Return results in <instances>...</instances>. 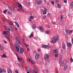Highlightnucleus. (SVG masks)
I'll return each mask as SVG.
<instances>
[{
	"label": "nucleus",
	"instance_id": "nucleus-25",
	"mask_svg": "<svg viewBox=\"0 0 73 73\" xmlns=\"http://www.w3.org/2000/svg\"><path fill=\"white\" fill-rule=\"evenodd\" d=\"M57 7L58 8H61V5L60 4H59L57 5Z\"/></svg>",
	"mask_w": 73,
	"mask_h": 73
},
{
	"label": "nucleus",
	"instance_id": "nucleus-58",
	"mask_svg": "<svg viewBox=\"0 0 73 73\" xmlns=\"http://www.w3.org/2000/svg\"><path fill=\"white\" fill-rule=\"evenodd\" d=\"M25 46H29V45L28 44H25Z\"/></svg>",
	"mask_w": 73,
	"mask_h": 73
},
{
	"label": "nucleus",
	"instance_id": "nucleus-22",
	"mask_svg": "<svg viewBox=\"0 0 73 73\" xmlns=\"http://www.w3.org/2000/svg\"><path fill=\"white\" fill-rule=\"evenodd\" d=\"M15 23L16 25H17V27H18V28H19V25L18 23H17L16 22H15Z\"/></svg>",
	"mask_w": 73,
	"mask_h": 73
},
{
	"label": "nucleus",
	"instance_id": "nucleus-34",
	"mask_svg": "<svg viewBox=\"0 0 73 73\" xmlns=\"http://www.w3.org/2000/svg\"><path fill=\"white\" fill-rule=\"evenodd\" d=\"M49 33H50L49 31H46V34H49Z\"/></svg>",
	"mask_w": 73,
	"mask_h": 73
},
{
	"label": "nucleus",
	"instance_id": "nucleus-18",
	"mask_svg": "<svg viewBox=\"0 0 73 73\" xmlns=\"http://www.w3.org/2000/svg\"><path fill=\"white\" fill-rule=\"evenodd\" d=\"M58 53V50L56 49L55 50H54V53Z\"/></svg>",
	"mask_w": 73,
	"mask_h": 73
},
{
	"label": "nucleus",
	"instance_id": "nucleus-37",
	"mask_svg": "<svg viewBox=\"0 0 73 73\" xmlns=\"http://www.w3.org/2000/svg\"><path fill=\"white\" fill-rule=\"evenodd\" d=\"M30 18L31 19H33V16H30Z\"/></svg>",
	"mask_w": 73,
	"mask_h": 73
},
{
	"label": "nucleus",
	"instance_id": "nucleus-63",
	"mask_svg": "<svg viewBox=\"0 0 73 73\" xmlns=\"http://www.w3.org/2000/svg\"><path fill=\"white\" fill-rule=\"evenodd\" d=\"M22 63H23V64H24V61H22Z\"/></svg>",
	"mask_w": 73,
	"mask_h": 73
},
{
	"label": "nucleus",
	"instance_id": "nucleus-13",
	"mask_svg": "<svg viewBox=\"0 0 73 73\" xmlns=\"http://www.w3.org/2000/svg\"><path fill=\"white\" fill-rule=\"evenodd\" d=\"M39 54H36L35 56V59H36V60L38 59V58H39Z\"/></svg>",
	"mask_w": 73,
	"mask_h": 73
},
{
	"label": "nucleus",
	"instance_id": "nucleus-27",
	"mask_svg": "<svg viewBox=\"0 0 73 73\" xmlns=\"http://www.w3.org/2000/svg\"><path fill=\"white\" fill-rule=\"evenodd\" d=\"M31 62L33 64H35V61H33L32 60H31Z\"/></svg>",
	"mask_w": 73,
	"mask_h": 73
},
{
	"label": "nucleus",
	"instance_id": "nucleus-30",
	"mask_svg": "<svg viewBox=\"0 0 73 73\" xmlns=\"http://www.w3.org/2000/svg\"><path fill=\"white\" fill-rule=\"evenodd\" d=\"M58 56V54H55L54 56L55 57H57V56Z\"/></svg>",
	"mask_w": 73,
	"mask_h": 73
},
{
	"label": "nucleus",
	"instance_id": "nucleus-36",
	"mask_svg": "<svg viewBox=\"0 0 73 73\" xmlns=\"http://www.w3.org/2000/svg\"><path fill=\"white\" fill-rule=\"evenodd\" d=\"M26 69L27 71H29V69L28 68V67H27Z\"/></svg>",
	"mask_w": 73,
	"mask_h": 73
},
{
	"label": "nucleus",
	"instance_id": "nucleus-33",
	"mask_svg": "<svg viewBox=\"0 0 73 73\" xmlns=\"http://www.w3.org/2000/svg\"><path fill=\"white\" fill-rule=\"evenodd\" d=\"M27 6H28V7H30V6H31V3H28Z\"/></svg>",
	"mask_w": 73,
	"mask_h": 73
},
{
	"label": "nucleus",
	"instance_id": "nucleus-49",
	"mask_svg": "<svg viewBox=\"0 0 73 73\" xmlns=\"http://www.w3.org/2000/svg\"><path fill=\"white\" fill-rule=\"evenodd\" d=\"M48 16L49 17L50 16V13H48Z\"/></svg>",
	"mask_w": 73,
	"mask_h": 73
},
{
	"label": "nucleus",
	"instance_id": "nucleus-38",
	"mask_svg": "<svg viewBox=\"0 0 73 73\" xmlns=\"http://www.w3.org/2000/svg\"><path fill=\"white\" fill-rule=\"evenodd\" d=\"M51 3L52 4H54V1H51Z\"/></svg>",
	"mask_w": 73,
	"mask_h": 73
},
{
	"label": "nucleus",
	"instance_id": "nucleus-5",
	"mask_svg": "<svg viewBox=\"0 0 73 73\" xmlns=\"http://www.w3.org/2000/svg\"><path fill=\"white\" fill-rule=\"evenodd\" d=\"M6 70L3 69V68L0 67V73H6Z\"/></svg>",
	"mask_w": 73,
	"mask_h": 73
},
{
	"label": "nucleus",
	"instance_id": "nucleus-12",
	"mask_svg": "<svg viewBox=\"0 0 73 73\" xmlns=\"http://www.w3.org/2000/svg\"><path fill=\"white\" fill-rule=\"evenodd\" d=\"M42 46L43 48H49L48 45H43Z\"/></svg>",
	"mask_w": 73,
	"mask_h": 73
},
{
	"label": "nucleus",
	"instance_id": "nucleus-20",
	"mask_svg": "<svg viewBox=\"0 0 73 73\" xmlns=\"http://www.w3.org/2000/svg\"><path fill=\"white\" fill-rule=\"evenodd\" d=\"M8 73H12V70H11L10 69H8Z\"/></svg>",
	"mask_w": 73,
	"mask_h": 73
},
{
	"label": "nucleus",
	"instance_id": "nucleus-45",
	"mask_svg": "<svg viewBox=\"0 0 73 73\" xmlns=\"http://www.w3.org/2000/svg\"><path fill=\"white\" fill-rule=\"evenodd\" d=\"M69 33L70 34L71 33H72V30L69 31Z\"/></svg>",
	"mask_w": 73,
	"mask_h": 73
},
{
	"label": "nucleus",
	"instance_id": "nucleus-62",
	"mask_svg": "<svg viewBox=\"0 0 73 73\" xmlns=\"http://www.w3.org/2000/svg\"><path fill=\"white\" fill-rule=\"evenodd\" d=\"M72 44H73V38H72Z\"/></svg>",
	"mask_w": 73,
	"mask_h": 73
},
{
	"label": "nucleus",
	"instance_id": "nucleus-14",
	"mask_svg": "<svg viewBox=\"0 0 73 73\" xmlns=\"http://www.w3.org/2000/svg\"><path fill=\"white\" fill-rule=\"evenodd\" d=\"M46 11H47V9L45 8L44 10L43 11V13L44 15H45L46 13Z\"/></svg>",
	"mask_w": 73,
	"mask_h": 73
},
{
	"label": "nucleus",
	"instance_id": "nucleus-60",
	"mask_svg": "<svg viewBox=\"0 0 73 73\" xmlns=\"http://www.w3.org/2000/svg\"><path fill=\"white\" fill-rule=\"evenodd\" d=\"M8 14H9V15L11 14V13L9 12H8Z\"/></svg>",
	"mask_w": 73,
	"mask_h": 73
},
{
	"label": "nucleus",
	"instance_id": "nucleus-52",
	"mask_svg": "<svg viewBox=\"0 0 73 73\" xmlns=\"http://www.w3.org/2000/svg\"><path fill=\"white\" fill-rule=\"evenodd\" d=\"M55 2L56 3H57V2H58V0H55Z\"/></svg>",
	"mask_w": 73,
	"mask_h": 73
},
{
	"label": "nucleus",
	"instance_id": "nucleus-16",
	"mask_svg": "<svg viewBox=\"0 0 73 73\" xmlns=\"http://www.w3.org/2000/svg\"><path fill=\"white\" fill-rule=\"evenodd\" d=\"M66 34H67L68 35H70L69 33V30H66Z\"/></svg>",
	"mask_w": 73,
	"mask_h": 73
},
{
	"label": "nucleus",
	"instance_id": "nucleus-29",
	"mask_svg": "<svg viewBox=\"0 0 73 73\" xmlns=\"http://www.w3.org/2000/svg\"><path fill=\"white\" fill-rule=\"evenodd\" d=\"M68 68V65H66L64 66V68L65 69H66Z\"/></svg>",
	"mask_w": 73,
	"mask_h": 73
},
{
	"label": "nucleus",
	"instance_id": "nucleus-64",
	"mask_svg": "<svg viewBox=\"0 0 73 73\" xmlns=\"http://www.w3.org/2000/svg\"><path fill=\"white\" fill-rule=\"evenodd\" d=\"M22 62V61H24V60H23V59H22V60H21Z\"/></svg>",
	"mask_w": 73,
	"mask_h": 73
},
{
	"label": "nucleus",
	"instance_id": "nucleus-42",
	"mask_svg": "<svg viewBox=\"0 0 73 73\" xmlns=\"http://www.w3.org/2000/svg\"><path fill=\"white\" fill-rule=\"evenodd\" d=\"M59 58H60V60H61L62 59V57L61 56H59Z\"/></svg>",
	"mask_w": 73,
	"mask_h": 73
},
{
	"label": "nucleus",
	"instance_id": "nucleus-56",
	"mask_svg": "<svg viewBox=\"0 0 73 73\" xmlns=\"http://www.w3.org/2000/svg\"><path fill=\"white\" fill-rule=\"evenodd\" d=\"M2 20H3V21H5V19H4V18H2Z\"/></svg>",
	"mask_w": 73,
	"mask_h": 73
},
{
	"label": "nucleus",
	"instance_id": "nucleus-24",
	"mask_svg": "<svg viewBox=\"0 0 73 73\" xmlns=\"http://www.w3.org/2000/svg\"><path fill=\"white\" fill-rule=\"evenodd\" d=\"M32 27L33 28V29H35V28H36V25H33Z\"/></svg>",
	"mask_w": 73,
	"mask_h": 73
},
{
	"label": "nucleus",
	"instance_id": "nucleus-7",
	"mask_svg": "<svg viewBox=\"0 0 73 73\" xmlns=\"http://www.w3.org/2000/svg\"><path fill=\"white\" fill-rule=\"evenodd\" d=\"M44 58L45 60H48V59H49V56L48 54H45L44 56Z\"/></svg>",
	"mask_w": 73,
	"mask_h": 73
},
{
	"label": "nucleus",
	"instance_id": "nucleus-6",
	"mask_svg": "<svg viewBox=\"0 0 73 73\" xmlns=\"http://www.w3.org/2000/svg\"><path fill=\"white\" fill-rule=\"evenodd\" d=\"M3 34L4 35H8V36H10V33H9V31H4L3 32Z\"/></svg>",
	"mask_w": 73,
	"mask_h": 73
},
{
	"label": "nucleus",
	"instance_id": "nucleus-8",
	"mask_svg": "<svg viewBox=\"0 0 73 73\" xmlns=\"http://www.w3.org/2000/svg\"><path fill=\"white\" fill-rule=\"evenodd\" d=\"M9 9L10 11H14V10L15 9V8H14V7L12 6H9Z\"/></svg>",
	"mask_w": 73,
	"mask_h": 73
},
{
	"label": "nucleus",
	"instance_id": "nucleus-3",
	"mask_svg": "<svg viewBox=\"0 0 73 73\" xmlns=\"http://www.w3.org/2000/svg\"><path fill=\"white\" fill-rule=\"evenodd\" d=\"M16 5H18V7H19V8H20V9H21V10L22 11H23V12L25 11V10L23 9V8H22V5H21L20 3H16Z\"/></svg>",
	"mask_w": 73,
	"mask_h": 73
},
{
	"label": "nucleus",
	"instance_id": "nucleus-51",
	"mask_svg": "<svg viewBox=\"0 0 73 73\" xmlns=\"http://www.w3.org/2000/svg\"><path fill=\"white\" fill-rule=\"evenodd\" d=\"M38 52H40V51H41V50L40 49V48H38Z\"/></svg>",
	"mask_w": 73,
	"mask_h": 73
},
{
	"label": "nucleus",
	"instance_id": "nucleus-50",
	"mask_svg": "<svg viewBox=\"0 0 73 73\" xmlns=\"http://www.w3.org/2000/svg\"><path fill=\"white\" fill-rule=\"evenodd\" d=\"M47 27L48 28H50V26L49 25H47Z\"/></svg>",
	"mask_w": 73,
	"mask_h": 73
},
{
	"label": "nucleus",
	"instance_id": "nucleus-59",
	"mask_svg": "<svg viewBox=\"0 0 73 73\" xmlns=\"http://www.w3.org/2000/svg\"><path fill=\"white\" fill-rule=\"evenodd\" d=\"M18 66H20V64L19 63L17 64Z\"/></svg>",
	"mask_w": 73,
	"mask_h": 73
},
{
	"label": "nucleus",
	"instance_id": "nucleus-19",
	"mask_svg": "<svg viewBox=\"0 0 73 73\" xmlns=\"http://www.w3.org/2000/svg\"><path fill=\"white\" fill-rule=\"evenodd\" d=\"M2 57H4V58H6L7 57V56H6V54L4 53L3 55H2Z\"/></svg>",
	"mask_w": 73,
	"mask_h": 73
},
{
	"label": "nucleus",
	"instance_id": "nucleus-46",
	"mask_svg": "<svg viewBox=\"0 0 73 73\" xmlns=\"http://www.w3.org/2000/svg\"><path fill=\"white\" fill-rule=\"evenodd\" d=\"M70 61L71 62H73V59L71 58L70 59Z\"/></svg>",
	"mask_w": 73,
	"mask_h": 73
},
{
	"label": "nucleus",
	"instance_id": "nucleus-43",
	"mask_svg": "<svg viewBox=\"0 0 73 73\" xmlns=\"http://www.w3.org/2000/svg\"><path fill=\"white\" fill-rule=\"evenodd\" d=\"M34 72L35 73H37V70H34Z\"/></svg>",
	"mask_w": 73,
	"mask_h": 73
},
{
	"label": "nucleus",
	"instance_id": "nucleus-21",
	"mask_svg": "<svg viewBox=\"0 0 73 73\" xmlns=\"http://www.w3.org/2000/svg\"><path fill=\"white\" fill-rule=\"evenodd\" d=\"M62 47L63 49H65V44H62Z\"/></svg>",
	"mask_w": 73,
	"mask_h": 73
},
{
	"label": "nucleus",
	"instance_id": "nucleus-1",
	"mask_svg": "<svg viewBox=\"0 0 73 73\" xmlns=\"http://www.w3.org/2000/svg\"><path fill=\"white\" fill-rule=\"evenodd\" d=\"M58 40V36H55L52 39L51 42L53 43V44H54L56 42V41H57Z\"/></svg>",
	"mask_w": 73,
	"mask_h": 73
},
{
	"label": "nucleus",
	"instance_id": "nucleus-47",
	"mask_svg": "<svg viewBox=\"0 0 73 73\" xmlns=\"http://www.w3.org/2000/svg\"><path fill=\"white\" fill-rule=\"evenodd\" d=\"M28 61H29V62H30L31 61V60L29 58H28Z\"/></svg>",
	"mask_w": 73,
	"mask_h": 73
},
{
	"label": "nucleus",
	"instance_id": "nucleus-35",
	"mask_svg": "<svg viewBox=\"0 0 73 73\" xmlns=\"http://www.w3.org/2000/svg\"><path fill=\"white\" fill-rule=\"evenodd\" d=\"M60 18L61 19H63V15H60Z\"/></svg>",
	"mask_w": 73,
	"mask_h": 73
},
{
	"label": "nucleus",
	"instance_id": "nucleus-23",
	"mask_svg": "<svg viewBox=\"0 0 73 73\" xmlns=\"http://www.w3.org/2000/svg\"><path fill=\"white\" fill-rule=\"evenodd\" d=\"M67 45L68 46H69V47H70V46H71V45H72V44H71V43H68Z\"/></svg>",
	"mask_w": 73,
	"mask_h": 73
},
{
	"label": "nucleus",
	"instance_id": "nucleus-40",
	"mask_svg": "<svg viewBox=\"0 0 73 73\" xmlns=\"http://www.w3.org/2000/svg\"><path fill=\"white\" fill-rule=\"evenodd\" d=\"M29 21H32V19H31L29 18Z\"/></svg>",
	"mask_w": 73,
	"mask_h": 73
},
{
	"label": "nucleus",
	"instance_id": "nucleus-4",
	"mask_svg": "<svg viewBox=\"0 0 73 73\" xmlns=\"http://www.w3.org/2000/svg\"><path fill=\"white\" fill-rule=\"evenodd\" d=\"M35 3L36 5H38L42 3V1L41 0H36V1Z\"/></svg>",
	"mask_w": 73,
	"mask_h": 73
},
{
	"label": "nucleus",
	"instance_id": "nucleus-55",
	"mask_svg": "<svg viewBox=\"0 0 73 73\" xmlns=\"http://www.w3.org/2000/svg\"><path fill=\"white\" fill-rule=\"evenodd\" d=\"M27 50L28 51H29V48L28 47H27Z\"/></svg>",
	"mask_w": 73,
	"mask_h": 73
},
{
	"label": "nucleus",
	"instance_id": "nucleus-15",
	"mask_svg": "<svg viewBox=\"0 0 73 73\" xmlns=\"http://www.w3.org/2000/svg\"><path fill=\"white\" fill-rule=\"evenodd\" d=\"M39 29L40 30V31H42L43 30H44V29L43 28V27L42 26H39Z\"/></svg>",
	"mask_w": 73,
	"mask_h": 73
},
{
	"label": "nucleus",
	"instance_id": "nucleus-17",
	"mask_svg": "<svg viewBox=\"0 0 73 73\" xmlns=\"http://www.w3.org/2000/svg\"><path fill=\"white\" fill-rule=\"evenodd\" d=\"M20 51L21 53H24V50H23V48H20Z\"/></svg>",
	"mask_w": 73,
	"mask_h": 73
},
{
	"label": "nucleus",
	"instance_id": "nucleus-28",
	"mask_svg": "<svg viewBox=\"0 0 73 73\" xmlns=\"http://www.w3.org/2000/svg\"><path fill=\"white\" fill-rule=\"evenodd\" d=\"M33 33H31L30 35V38H31V37H33Z\"/></svg>",
	"mask_w": 73,
	"mask_h": 73
},
{
	"label": "nucleus",
	"instance_id": "nucleus-53",
	"mask_svg": "<svg viewBox=\"0 0 73 73\" xmlns=\"http://www.w3.org/2000/svg\"><path fill=\"white\" fill-rule=\"evenodd\" d=\"M9 24L10 25H12V22H10V23H9Z\"/></svg>",
	"mask_w": 73,
	"mask_h": 73
},
{
	"label": "nucleus",
	"instance_id": "nucleus-44",
	"mask_svg": "<svg viewBox=\"0 0 73 73\" xmlns=\"http://www.w3.org/2000/svg\"><path fill=\"white\" fill-rule=\"evenodd\" d=\"M43 18L44 19H45V18H46V16H45V15L43 16Z\"/></svg>",
	"mask_w": 73,
	"mask_h": 73
},
{
	"label": "nucleus",
	"instance_id": "nucleus-31",
	"mask_svg": "<svg viewBox=\"0 0 73 73\" xmlns=\"http://www.w3.org/2000/svg\"><path fill=\"white\" fill-rule=\"evenodd\" d=\"M18 59L19 61H21V60H22V58H21L18 57Z\"/></svg>",
	"mask_w": 73,
	"mask_h": 73
},
{
	"label": "nucleus",
	"instance_id": "nucleus-26",
	"mask_svg": "<svg viewBox=\"0 0 73 73\" xmlns=\"http://www.w3.org/2000/svg\"><path fill=\"white\" fill-rule=\"evenodd\" d=\"M0 49L1 50H3L4 49V47L2 46H1L0 45Z\"/></svg>",
	"mask_w": 73,
	"mask_h": 73
},
{
	"label": "nucleus",
	"instance_id": "nucleus-41",
	"mask_svg": "<svg viewBox=\"0 0 73 73\" xmlns=\"http://www.w3.org/2000/svg\"><path fill=\"white\" fill-rule=\"evenodd\" d=\"M7 11V10L6 9H5V11H3V12L4 13H6V12Z\"/></svg>",
	"mask_w": 73,
	"mask_h": 73
},
{
	"label": "nucleus",
	"instance_id": "nucleus-54",
	"mask_svg": "<svg viewBox=\"0 0 73 73\" xmlns=\"http://www.w3.org/2000/svg\"><path fill=\"white\" fill-rule=\"evenodd\" d=\"M15 72H16V73H19V72H18V71L17 70H16L15 71Z\"/></svg>",
	"mask_w": 73,
	"mask_h": 73
},
{
	"label": "nucleus",
	"instance_id": "nucleus-39",
	"mask_svg": "<svg viewBox=\"0 0 73 73\" xmlns=\"http://www.w3.org/2000/svg\"><path fill=\"white\" fill-rule=\"evenodd\" d=\"M64 3H67V0H64Z\"/></svg>",
	"mask_w": 73,
	"mask_h": 73
},
{
	"label": "nucleus",
	"instance_id": "nucleus-32",
	"mask_svg": "<svg viewBox=\"0 0 73 73\" xmlns=\"http://www.w3.org/2000/svg\"><path fill=\"white\" fill-rule=\"evenodd\" d=\"M5 29H6V30H7V31H9V27L8 28L7 27H6V28Z\"/></svg>",
	"mask_w": 73,
	"mask_h": 73
},
{
	"label": "nucleus",
	"instance_id": "nucleus-61",
	"mask_svg": "<svg viewBox=\"0 0 73 73\" xmlns=\"http://www.w3.org/2000/svg\"><path fill=\"white\" fill-rule=\"evenodd\" d=\"M40 11H43V9H40Z\"/></svg>",
	"mask_w": 73,
	"mask_h": 73
},
{
	"label": "nucleus",
	"instance_id": "nucleus-11",
	"mask_svg": "<svg viewBox=\"0 0 73 73\" xmlns=\"http://www.w3.org/2000/svg\"><path fill=\"white\" fill-rule=\"evenodd\" d=\"M9 32L10 31H11V32H13L14 31V30H13V28L12 27H9Z\"/></svg>",
	"mask_w": 73,
	"mask_h": 73
},
{
	"label": "nucleus",
	"instance_id": "nucleus-2",
	"mask_svg": "<svg viewBox=\"0 0 73 73\" xmlns=\"http://www.w3.org/2000/svg\"><path fill=\"white\" fill-rule=\"evenodd\" d=\"M15 46L16 47V49L17 51V52H19L20 51V46L19 44L17 43H16L15 44Z\"/></svg>",
	"mask_w": 73,
	"mask_h": 73
},
{
	"label": "nucleus",
	"instance_id": "nucleus-48",
	"mask_svg": "<svg viewBox=\"0 0 73 73\" xmlns=\"http://www.w3.org/2000/svg\"><path fill=\"white\" fill-rule=\"evenodd\" d=\"M52 24H54V25H55L56 24V23L54 22H52Z\"/></svg>",
	"mask_w": 73,
	"mask_h": 73
},
{
	"label": "nucleus",
	"instance_id": "nucleus-57",
	"mask_svg": "<svg viewBox=\"0 0 73 73\" xmlns=\"http://www.w3.org/2000/svg\"><path fill=\"white\" fill-rule=\"evenodd\" d=\"M21 66L22 67V68H23V69H24V67H23V65H22V64L21 65Z\"/></svg>",
	"mask_w": 73,
	"mask_h": 73
},
{
	"label": "nucleus",
	"instance_id": "nucleus-10",
	"mask_svg": "<svg viewBox=\"0 0 73 73\" xmlns=\"http://www.w3.org/2000/svg\"><path fill=\"white\" fill-rule=\"evenodd\" d=\"M66 64V61H63L61 63V66H62L65 65Z\"/></svg>",
	"mask_w": 73,
	"mask_h": 73
},
{
	"label": "nucleus",
	"instance_id": "nucleus-9",
	"mask_svg": "<svg viewBox=\"0 0 73 73\" xmlns=\"http://www.w3.org/2000/svg\"><path fill=\"white\" fill-rule=\"evenodd\" d=\"M16 40L17 42L19 43V44H21V42H20V40L18 37H16Z\"/></svg>",
	"mask_w": 73,
	"mask_h": 73
}]
</instances>
